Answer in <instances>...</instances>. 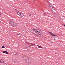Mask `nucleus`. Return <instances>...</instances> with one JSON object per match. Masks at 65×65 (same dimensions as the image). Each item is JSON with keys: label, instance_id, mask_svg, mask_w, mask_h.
I'll return each mask as SVG.
<instances>
[{"label": "nucleus", "instance_id": "nucleus-4", "mask_svg": "<svg viewBox=\"0 0 65 65\" xmlns=\"http://www.w3.org/2000/svg\"><path fill=\"white\" fill-rule=\"evenodd\" d=\"M27 43L28 44V45H29V46H34V45H36L35 44H31L27 42Z\"/></svg>", "mask_w": 65, "mask_h": 65}, {"label": "nucleus", "instance_id": "nucleus-25", "mask_svg": "<svg viewBox=\"0 0 65 65\" xmlns=\"http://www.w3.org/2000/svg\"><path fill=\"white\" fill-rule=\"evenodd\" d=\"M32 1H35V0H32Z\"/></svg>", "mask_w": 65, "mask_h": 65}, {"label": "nucleus", "instance_id": "nucleus-29", "mask_svg": "<svg viewBox=\"0 0 65 65\" xmlns=\"http://www.w3.org/2000/svg\"><path fill=\"white\" fill-rule=\"evenodd\" d=\"M15 10H17L16 9H15Z\"/></svg>", "mask_w": 65, "mask_h": 65}, {"label": "nucleus", "instance_id": "nucleus-12", "mask_svg": "<svg viewBox=\"0 0 65 65\" xmlns=\"http://www.w3.org/2000/svg\"><path fill=\"white\" fill-rule=\"evenodd\" d=\"M12 61H13L14 62H15L16 61V59H12Z\"/></svg>", "mask_w": 65, "mask_h": 65}, {"label": "nucleus", "instance_id": "nucleus-27", "mask_svg": "<svg viewBox=\"0 0 65 65\" xmlns=\"http://www.w3.org/2000/svg\"><path fill=\"white\" fill-rule=\"evenodd\" d=\"M63 25L64 26V27H65V25Z\"/></svg>", "mask_w": 65, "mask_h": 65}, {"label": "nucleus", "instance_id": "nucleus-16", "mask_svg": "<svg viewBox=\"0 0 65 65\" xmlns=\"http://www.w3.org/2000/svg\"><path fill=\"white\" fill-rule=\"evenodd\" d=\"M20 33H18L16 35H17V36H18V35H20Z\"/></svg>", "mask_w": 65, "mask_h": 65}, {"label": "nucleus", "instance_id": "nucleus-7", "mask_svg": "<svg viewBox=\"0 0 65 65\" xmlns=\"http://www.w3.org/2000/svg\"><path fill=\"white\" fill-rule=\"evenodd\" d=\"M3 53H4V54H8V52L5 51H3Z\"/></svg>", "mask_w": 65, "mask_h": 65}, {"label": "nucleus", "instance_id": "nucleus-10", "mask_svg": "<svg viewBox=\"0 0 65 65\" xmlns=\"http://www.w3.org/2000/svg\"><path fill=\"white\" fill-rule=\"evenodd\" d=\"M24 14L23 13H21L20 15V16H21V17H24Z\"/></svg>", "mask_w": 65, "mask_h": 65}, {"label": "nucleus", "instance_id": "nucleus-26", "mask_svg": "<svg viewBox=\"0 0 65 65\" xmlns=\"http://www.w3.org/2000/svg\"><path fill=\"white\" fill-rule=\"evenodd\" d=\"M31 14H30L29 15V17H31Z\"/></svg>", "mask_w": 65, "mask_h": 65}, {"label": "nucleus", "instance_id": "nucleus-11", "mask_svg": "<svg viewBox=\"0 0 65 65\" xmlns=\"http://www.w3.org/2000/svg\"><path fill=\"white\" fill-rule=\"evenodd\" d=\"M50 34L51 35H52V36H56V35H54L52 32H51L50 33Z\"/></svg>", "mask_w": 65, "mask_h": 65}, {"label": "nucleus", "instance_id": "nucleus-20", "mask_svg": "<svg viewBox=\"0 0 65 65\" xmlns=\"http://www.w3.org/2000/svg\"><path fill=\"white\" fill-rule=\"evenodd\" d=\"M15 54V55H19V54L18 53H16V54Z\"/></svg>", "mask_w": 65, "mask_h": 65}, {"label": "nucleus", "instance_id": "nucleus-15", "mask_svg": "<svg viewBox=\"0 0 65 65\" xmlns=\"http://www.w3.org/2000/svg\"><path fill=\"white\" fill-rule=\"evenodd\" d=\"M15 63H19V61L16 60L15 61Z\"/></svg>", "mask_w": 65, "mask_h": 65}, {"label": "nucleus", "instance_id": "nucleus-30", "mask_svg": "<svg viewBox=\"0 0 65 65\" xmlns=\"http://www.w3.org/2000/svg\"><path fill=\"white\" fill-rule=\"evenodd\" d=\"M0 15H1V14L0 13Z\"/></svg>", "mask_w": 65, "mask_h": 65}, {"label": "nucleus", "instance_id": "nucleus-1", "mask_svg": "<svg viewBox=\"0 0 65 65\" xmlns=\"http://www.w3.org/2000/svg\"><path fill=\"white\" fill-rule=\"evenodd\" d=\"M32 32L35 34L37 35H38V37H43V34L42 32V31L41 30H36V29H34L32 30Z\"/></svg>", "mask_w": 65, "mask_h": 65}, {"label": "nucleus", "instance_id": "nucleus-6", "mask_svg": "<svg viewBox=\"0 0 65 65\" xmlns=\"http://www.w3.org/2000/svg\"><path fill=\"white\" fill-rule=\"evenodd\" d=\"M26 48H27V50H30L31 48V46H27L26 47H25Z\"/></svg>", "mask_w": 65, "mask_h": 65}, {"label": "nucleus", "instance_id": "nucleus-8", "mask_svg": "<svg viewBox=\"0 0 65 65\" xmlns=\"http://www.w3.org/2000/svg\"><path fill=\"white\" fill-rule=\"evenodd\" d=\"M50 9H51V11H52V12H54V11L56 10L55 9V8H52Z\"/></svg>", "mask_w": 65, "mask_h": 65}, {"label": "nucleus", "instance_id": "nucleus-22", "mask_svg": "<svg viewBox=\"0 0 65 65\" xmlns=\"http://www.w3.org/2000/svg\"><path fill=\"white\" fill-rule=\"evenodd\" d=\"M39 48H42V47L40 46V47H39Z\"/></svg>", "mask_w": 65, "mask_h": 65}, {"label": "nucleus", "instance_id": "nucleus-28", "mask_svg": "<svg viewBox=\"0 0 65 65\" xmlns=\"http://www.w3.org/2000/svg\"><path fill=\"white\" fill-rule=\"evenodd\" d=\"M1 32V31H0V32Z\"/></svg>", "mask_w": 65, "mask_h": 65}, {"label": "nucleus", "instance_id": "nucleus-23", "mask_svg": "<svg viewBox=\"0 0 65 65\" xmlns=\"http://www.w3.org/2000/svg\"><path fill=\"white\" fill-rule=\"evenodd\" d=\"M43 14L44 15H46V14L45 13H44V14Z\"/></svg>", "mask_w": 65, "mask_h": 65}, {"label": "nucleus", "instance_id": "nucleus-24", "mask_svg": "<svg viewBox=\"0 0 65 65\" xmlns=\"http://www.w3.org/2000/svg\"><path fill=\"white\" fill-rule=\"evenodd\" d=\"M37 46H38V47H40V46L39 45H37Z\"/></svg>", "mask_w": 65, "mask_h": 65}, {"label": "nucleus", "instance_id": "nucleus-17", "mask_svg": "<svg viewBox=\"0 0 65 65\" xmlns=\"http://www.w3.org/2000/svg\"><path fill=\"white\" fill-rule=\"evenodd\" d=\"M2 48H5V47H4V46H2Z\"/></svg>", "mask_w": 65, "mask_h": 65}, {"label": "nucleus", "instance_id": "nucleus-9", "mask_svg": "<svg viewBox=\"0 0 65 65\" xmlns=\"http://www.w3.org/2000/svg\"><path fill=\"white\" fill-rule=\"evenodd\" d=\"M4 62V61L2 60V59H0V63H3Z\"/></svg>", "mask_w": 65, "mask_h": 65}, {"label": "nucleus", "instance_id": "nucleus-2", "mask_svg": "<svg viewBox=\"0 0 65 65\" xmlns=\"http://www.w3.org/2000/svg\"><path fill=\"white\" fill-rule=\"evenodd\" d=\"M22 59L24 61L26 62L28 64H30L32 63L31 62V60L30 58L28 56H26L25 55L23 56L22 57Z\"/></svg>", "mask_w": 65, "mask_h": 65}, {"label": "nucleus", "instance_id": "nucleus-13", "mask_svg": "<svg viewBox=\"0 0 65 65\" xmlns=\"http://www.w3.org/2000/svg\"><path fill=\"white\" fill-rule=\"evenodd\" d=\"M49 6H50V8H51L52 7V6H53L52 5H51V4H49Z\"/></svg>", "mask_w": 65, "mask_h": 65}, {"label": "nucleus", "instance_id": "nucleus-18", "mask_svg": "<svg viewBox=\"0 0 65 65\" xmlns=\"http://www.w3.org/2000/svg\"><path fill=\"white\" fill-rule=\"evenodd\" d=\"M54 8V6H52V7L51 8H50V9H51V8Z\"/></svg>", "mask_w": 65, "mask_h": 65}, {"label": "nucleus", "instance_id": "nucleus-21", "mask_svg": "<svg viewBox=\"0 0 65 65\" xmlns=\"http://www.w3.org/2000/svg\"><path fill=\"white\" fill-rule=\"evenodd\" d=\"M0 23H1V24H3V23L2 22H1V21H0Z\"/></svg>", "mask_w": 65, "mask_h": 65}, {"label": "nucleus", "instance_id": "nucleus-19", "mask_svg": "<svg viewBox=\"0 0 65 65\" xmlns=\"http://www.w3.org/2000/svg\"><path fill=\"white\" fill-rule=\"evenodd\" d=\"M2 65H7L6 64L4 63V64H3Z\"/></svg>", "mask_w": 65, "mask_h": 65}, {"label": "nucleus", "instance_id": "nucleus-14", "mask_svg": "<svg viewBox=\"0 0 65 65\" xmlns=\"http://www.w3.org/2000/svg\"><path fill=\"white\" fill-rule=\"evenodd\" d=\"M17 14L18 15H20V16L21 15V13H20L19 12H17Z\"/></svg>", "mask_w": 65, "mask_h": 65}, {"label": "nucleus", "instance_id": "nucleus-5", "mask_svg": "<svg viewBox=\"0 0 65 65\" xmlns=\"http://www.w3.org/2000/svg\"><path fill=\"white\" fill-rule=\"evenodd\" d=\"M57 10H54V11H53V12H52L53 13H54V14H56L57 13Z\"/></svg>", "mask_w": 65, "mask_h": 65}, {"label": "nucleus", "instance_id": "nucleus-3", "mask_svg": "<svg viewBox=\"0 0 65 65\" xmlns=\"http://www.w3.org/2000/svg\"><path fill=\"white\" fill-rule=\"evenodd\" d=\"M9 23H10L11 26L12 27H16L17 26V23L14 22L13 21L11 20H10L9 21Z\"/></svg>", "mask_w": 65, "mask_h": 65}]
</instances>
